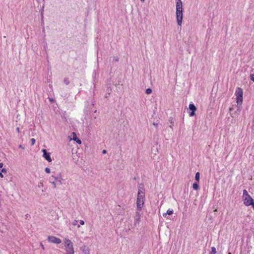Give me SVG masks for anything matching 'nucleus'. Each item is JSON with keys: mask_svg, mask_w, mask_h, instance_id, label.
Wrapping results in <instances>:
<instances>
[{"mask_svg": "<svg viewBox=\"0 0 254 254\" xmlns=\"http://www.w3.org/2000/svg\"><path fill=\"white\" fill-rule=\"evenodd\" d=\"M64 250L66 254H74V251L73 246V243L68 239L64 238Z\"/></svg>", "mask_w": 254, "mask_h": 254, "instance_id": "obj_1", "label": "nucleus"}, {"mask_svg": "<svg viewBox=\"0 0 254 254\" xmlns=\"http://www.w3.org/2000/svg\"><path fill=\"white\" fill-rule=\"evenodd\" d=\"M144 193L141 191L140 190H139L138 192V195L136 200V204H137V209L138 210H141L143 204H144Z\"/></svg>", "mask_w": 254, "mask_h": 254, "instance_id": "obj_2", "label": "nucleus"}, {"mask_svg": "<svg viewBox=\"0 0 254 254\" xmlns=\"http://www.w3.org/2000/svg\"><path fill=\"white\" fill-rule=\"evenodd\" d=\"M235 95L236 96L237 103L238 105H241L243 103V89L240 87H238L236 89Z\"/></svg>", "mask_w": 254, "mask_h": 254, "instance_id": "obj_3", "label": "nucleus"}, {"mask_svg": "<svg viewBox=\"0 0 254 254\" xmlns=\"http://www.w3.org/2000/svg\"><path fill=\"white\" fill-rule=\"evenodd\" d=\"M176 20L178 25L181 26L182 23L183 14V8H176Z\"/></svg>", "mask_w": 254, "mask_h": 254, "instance_id": "obj_4", "label": "nucleus"}, {"mask_svg": "<svg viewBox=\"0 0 254 254\" xmlns=\"http://www.w3.org/2000/svg\"><path fill=\"white\" fill-rule=\"evenodd\" d=\"M244 203L246 206H250L254 204V201L252 197L249 195L244 198Z\"/></svg>", "mask_w": 254, "mask_h": 254, "instance_id": "obj_5", "label": "nucleus"}, {"mask_svg": "<svg viewBox=\"0 0 254 254\" xmlns=\"http://www.w3.org/2000/svg\"><path fill=\"white\" fill-rule=\"evenodd\" d=\"M48 241L50 243L57 244H60L62 242V241L60 238L53 236H49L48 237Z\"/></svg>", "mask_w": 254, "mask_h": 254, "instance_id": "obj_6", "label": "nucleus"}, {"mask_svg": "<svg viewBox=\"0 0 254 254\" xmlns=\"http://www.w3.org/2000/svg\"><path fill=\"white\" fill-rule=\"evenodd\" d=\"M189 109L190 111L189 113L190 117H192L195 115V111H196V107L193 103L189 104Z\"/></svg>", "mask_w": 254, "mask_h": 254, "instance_id": "obj_7", "label": "nucleus"}, {"mask_svg": "<svg viewBox=\"0 0 254 254\" xmlns=\"http://www.w3.org/2000/svg\"><path fill=\"white\" fill-rule=\"evenodd\" d=\"M41 152H43V157L45 159H51L50 153L48 152L46 149H42Z\"/></svg>", "mask_w": 254, "mask_h": 254, "instance_id": "obj_8", "label": "nucleus"}, {"mask_svg": "<svg viewBox=\"0 0 254 254\" xmlns=\"http://www.w3.org/2000/svg\"><path fill=\"white\" fill-rule=\"evenodd\" d=\"M53 179L54 181H51V183L53 184L54 188H56L57 185H61L62 184V181L60 179L57 178H53Z\"/></svg>", "mask_w": 254, "mask_h": 254, "instance_id": "obj_9", "label": "nucleus"}, {"mask_svg": "<svg viewBox=\"0 0 254 254\" xmlns=\"http://www.w3.org/2000/svg\"><path fill=\"white\" fill-rule=\"evenodd\" d=\"M72 139L74 141H76V142L77 143H78V144H80L81 143V140L78 137H77L76 133L74 132H73L72 133Z\"/></svg>", "mask_w": 254, "mask_h": 254, "instance_id": "obj_10", "label": "nucleus"}, {"mask_svg": "<svg viewBox=\"0 0 254 254\" xmlns=\"http://www.w3.org/2000/svg\"><path fill=\"white\" fill-rule=\"evenodd\" d=\"M80 250L84 253L85 254H89V251L88 248L86 246H83L81 247Z\"/></svg>", "mask_w": 254, "mask_h": 254, "instance_id": "obj_11", "label": "nucleus"}, {"mask_svg": "<svg viewBox=\"0 0 254 254\" xmlns=\"http://www.w3.org/2000/svg\"><path fill=\"white\" fill-rule=\"evenodd\" d=\"M176 8H183V3L181 0H177Z\"/></svg>", "mask_w": 254, "mask_h": 254, "instance_id": "obj_12", "label": "nucleus"}, {"mask_svg": "<svg viewBox=\"0 0 254 254\" xmlns=\"http://www.w3.org/2000/svg\"><path fill=\"white\" fill-rule=\"evenodd\" d=\"M136 215H137L138 216H137L134 219V225L138 224L140 221V216H139V213L138 212H136Z\"/></svg>", "mask_w": 254, "mask_h": 254, "instance_id": "obj_13", "label": "nucleus"}, {"mask_svg": "<svg viewBox=\"0 0 254 254\" xmlns=\"http://www.w3.org/2000/svg\"><path fill=\"white\" fill-rule=\"evenodd\" d=\"M169 122L170 124L171 125L169 126L170 127L172 128V126H174L175 120L173 118L170 117Z\"/></svg>", "mask_w": 254, "mask_h": 254, "instance_id": "obj_14", "label": "nucleus"}, {"mask_svg": "<svg viewBox=\"0 0 254 254\" xmlns=\"http://www.w3.org/2000/svg\"><path fill=\"white\" fill-rule=\"evenodd\" d=\"M2 173H6V170L5 168H2V169H0V177L1 178L3 177V175L2 174Z\"/></svg>", "mask_w": 254, "mask_h": 254, "instance_id": "obj_15", "label": "nucleus"}, {"mask_svg": "<svg viewBox=\"0 0 254 254\" xmlns=\"http://www.w3.org/2000/svg\"><path fill=\"white\" fill-rule=\"evenodd\" d=\"M192 188L194 190H198L199 188V185L196 183L193 184Z\"/></svg>", "mask_w": 254, "mask_h": 254, "instance_id": "obj_16", "label": "nucleus"}, {"mask_svg": "<svg viewBox=\"0 0 254 254\" xmlns=\"http://www.w3.org/2000/svg\"><path fill=\"white\" fill-rule=\"evenodd\" d=\"M216 248L214 247H211V251L209 254H216Z\"/></svg>", "mask_w": 254, "mask_h": 254, "instance_id": "obj_17", "label": "nucleus"}, {"mask_svg": "<svg viewBox=\"0 0 254 254\" xmlns=\"http://www.w3.org/2000/svg\"><path fill=\"white\" fill-rule=\"evenodd\" d=\"M152 92V90L150 88H147L145 90V93L148 95L151 94Z\"/></svg>", "mask_w": 254, "mask_h": 254, "instance_id": "obj_18", "label": "nucleus"}, {"mask_svg": "<svg viewBox=\"0 0 254 254\" xmlns=\"http://www.w3.org/2000/svg\"><path fill=\"white\" fill-rule=\"evenodd\" d=\"M200 174L199 172H197L195 174V179L197 181H199Z\"/></svg>", "mask_w": 254, "mask_h": 254, "instance_id": "obj_19", "label": "nucleus"}, {"mask_svg": "<svg viewBox=\"0 0 254 254\" xmlns=\"http://www.w3.org/2000/svg\"><path fill=\"white\" fill-rule=\"evenodd\" d=\"M249 194L248 193L247 190H243V198L245 197V196H249Z\"/></svg>", "mask_w": 254, "mask_h": 254, "instance_id": "obj_20", "label": "nucleus"}, {"mask_svg": "<svg viewBox=\"0 0 254 254\" xmlns=\"http://www.w3.org/2000/svg\"><path fill=\"white\" fill-rule=\"evenodd\" d=\"M173 210L170 209H169L167 211V213L168 214V215H172V214H173Z\"/></svg>", "mask_w": 254, "mask_h": 254, "instance_id": "obj_21", "label": "nucleus"}, {"mask_svg": "<svg viewBox=\"0 0 254 254\" xmlns=\"http://www.w3.org/2000/svg\"><path fill=\"white\" fill-rule=\"evenodd\" d=\"M64 82L66 84V85H68L69 84V81L68 80V79L67 78H65L64 80Z\"/></svg>", "mask_w": 254, "mask_h": 254, "instance_id": "obj_22", "label": "nucleus"}, {"mask_svg": "<svg viewBox=\"0 0 254 254\" xmlns=\"http://www.w3.org/2000/svg\"><path fill=\"white\" fill-rule=\"evenodd\" d=\"M112 91V88L111 87H108L107 89V92L108 94H110Z\"/></svg>", "mask_w": 254, "mask_h": 254, "instance_id": "obj_23", "label": "nucleus"}, {"mask_svg": "<svg viewBox=\"0 0 254 254\" xmlns=\"http://www.w3.org/2000/svg\"><path fill=\"white\" fill-rule=\"evenodd\" d=\"M250 78L252 81L254 82V74H251L250 75Z\"/></svg>", "mask_w": 254, "mask_h": 254, "instance_id": "obj_24", "label": "nucleus"}, {"mask_svg": "<svg viewBox=\"0 0 254 254\" xmlns=\"http://www.w3.org/2000/svg\"><path fill=\"white\" fill-rule=\"evenodd\" d=\"M45 171L47 173H50L51 172L50 169L48 167L45 168Z\"/></svg>", "mask_w": 254, "mask_h": 254, "instance_id": "obj_25", "label": "nucleus"}, {"mask_svg": "<svg viewBox=\"0 0 254 254\" xmlns=\"http://www.w3.org/2000/svg\"><path fill=\"white\" fill-rule=\"evenodd\" d=\"M113 61L114 62H118L119 61V58L117 56L114 57Z\"/></svg>", "mask_w": 254, "mask_h": 254, "instance_id": "obj_26", "label": "nucleus"}, {"mask_svg": "<svg viewBox=\"0 0 254 254\" xmlns=\"http://www.w3.org/2000/svg\"><path fill=\"white\" fill-rule=\"evenodd\" d=\"M240 105H238V108L237 109L236 112H240L241 109H240Z\"/></svg>", "mask_w": 254, "mask_h": 254, "instance_id": "obj_27", "label": "nucleus"}, {"mask_svg": "<svg viewBox=\"0 0 254 254\" xmlns=\"http://www.w3.org/2000/svg\"><path fill=\"white\" fill-rule=\"evenodd\" d=\"M80 224L83 225L84 224V221L83 220H80L79 221Z\"/></svg>", "mask_w": 254, "mask_h": 254, "instance_id": "obj_28", "label": "nucleus"}, {"mask_svg": "<svg viewBox=\"0 0 254 254\" xmlns=\"http://www.w3.org/2000/svg\"><path fill=\"white\" fill-rule=\"evenodd\" d=\"M77 221L74 220L72 223V225L74 226H75L77 224Z\"/></svg>", "mask_w": 254, "mask_h": 254, "instance_id": "obj_29", "label": "nucleus"}, {"mask_svg": "<svg viewBox=\"0 0 254 254\" xmlns=\"http://www.w3.org/2000/svg\"><path fill=\"white\" fill-rule=\"evenodd\" d=\"M53 178H55L54 176H52L50 179V182L51 183V181H54Z\"/></svg>", "mask_w": 254, "mask_h": 254, "instance_id": "obj_30", "label": "nucleus"}, {"mask_svg": "<svg viewBox=\"0 0 254 254\" xmlns=\"http://www.w3.org/2000/svg\"><path fill=\"white\" fill-rule=\"evenodd\" d=\"M102 154H106L107 153V150H103L102 152Z\"/></svg>", "mask_w": 254, "mask_h": 254, "instance_id": "obj_31", "label": "nucleus"}, {"mask_svg": "<svg viewBox=\"0 0 254 254\" xmlns=\"http://www.w3.org/2000/svg\"><path fill=\"white\" fill-rule=\"evenodd\" d=\"M16 130L17 132L19 133L20 132V129H19V127H16Z\"/></svg>", "mask_w": 254, "mask_h": 254, "instance_id": "obj_32", "label": "nucleus"}, {"mask_svg": "<svg viewBox=\"0 0 254 254\" xmlns=\"http://www.w3.org/2000/svg\"><path fill=\"white\" fill-rule=\"evenodd\" d=\"M167 215H168V214L167 213V212H166V213H163V217H166Z\"/></svg>", "mask_w": 254, "mask_h": 254, "instance_id": "obj_33", "label": "nucleus"}, {"mask_svg": "<svg viewBox=\"0 0 254 254\" xmlns=\"http://www.w3.org/2000/svg\"><path fill=\"white\" fill-rule=\"evenodd\" d=\"M19 147V148H21L22 149H24V147L22 145H20Z\"/></svg>", "mask_w": 254, "mask_h": 254, "instance_id": "obj_34", "label": "nucleus"}, {"mask_svg": "<svg viewBox=\"0 0 254 254\" xmlns=\"http://www.w3.org/2000/svg\"><path fill=\"white\" fill-rule=\"evenodd\" d=\"M35 139L34 138H33V145L35 144Z\"/></svg>", "mask_w": 254, "mask_h": 254, "instance_id": "obj_35", "label": "nucleus"}, {"mask_svg": "<svg viewBox=\"0 0 254 254\" xmlns=\"http://www.w3.org/2000/svg\"><path fill=\"white\" fill-rule=\"evenodd\" d=\"M40 245L41 246L42 248L43 249H44V246H43V245L42 243H41V244H40Z\"/></svg>", "mask_w": 254, "mask_h": 254, "instance_id": "obj_36", "label": "nucleus"}, {"mask_svg": "<svg viewBox=\"0 0 254 254\" xmlns=\"http://www.w3.org/2000/svg\"><path fill=\"white\" fill-rule=\"evenodd\" d=\"M153 125L154 126H155V127H157V124H156V123H153Z\"/></svg>", "mask_w": 254, "mask_h": 254, "instance_id": "obj_37", "label": "nucleus"}, {"mask_svg": "<svg viewBox=\"0 0 254 254\" xmlns=\"http://www.w3.org/2000/svg\"><path fill=\"white\" fill-rule=\"evenodd\" d=\"M41 186H42V184L41 183H40L39 185V187H40Z\"/></svg>", "mask_w": 254, "mask_h": 254, "instance_id": "obj_38", "label": "nucleus"}, {"mask_svg": "<svg viewBox=\"0 0 254 254\" xmlns=\"http://www.w3.org/2000/svg\"><path fill=\"white\" fill-rule=\"evenodd\" d=\"M49 162H51L52 160H51V159H49V160H47Z\"/></svg>", "mask_w": 254, "mask_h": 254, "instance_id": "obj_39", "label": "nucleus"}, {"mask_svg": "<svg viewBox=\"0 0 254 254\" xmlns=\"http://www.w3.org/2000/svg\"><path fill=\"white\" fill-rule=\"evenodd\" d=\"M141 2H143L145 0H140Z\"/></svg>", "mask_w": 254, "mask_h": 254, "instance_id": "obj_40", "label": "nucleus"}, {"mask_svg": "<svg viewBox=\"0 0 254 254\" xmlns=\"http://www.w3.org/2000/svg\"><path fill=\"white\" fill-rule=\"evenodd\" d=\"M232 110V108H230V111H231Z\"/></svg>", "mask_w": 254, "mask_h": 254, "instance_id": "obj_41", "label": "nucleus"}, {"mask_svg": "<svg viewBox=\"0 0 254 254\" xmlns=\"http://www.w3.org/2000/svg\"><path fill=\"white\" fill-rule=\"evenodd\" d=\"M252 205L253 206V208L254 209V204L253 205Z\"/></svg>", "mask_w": 254, "mask_h": 254, "instance_id": "obj_42", "label": "nucleus"}, {"mask_svg": "<svg viewBox=\"0 0 254 254\" xmlns=\"http://www.w3.org/2000/svg\"><path fill=\"white\" fill-rule=\"evenodd\" d=\"M81 168H83L84 169V166H81Z\"/></svg>", "mask_w": 254, "mask_h": 254, "instance_id": "obj_43", "label": "nucleus"}, {"mask_svg": "<svg viewBox=\"0 0 254 254\" xmlns=\"http://www.w3.org/2000/svg\"><path fill=\"white\" fill-rule=\"evenodd\" d=\"M77 227L79 228L80 227V225H78Z\"/></svg>", "mask_w": 254, "mask_h": 254, "instance_id": "obj_44", "label": "nucleus"}, {"mask_svg": "<svg viewBox=\"0 0 254 254\" xmlns=\"http://www.w3.org/2000/svg\"><path fill=\"white\" fill-rule=\"evenodd\" d=\"M228 254H231V253H229Z\"/></svg>", "mask_w": 254, "mask_h": 254, "instance_id": "obj_45", "label": "nucleus"}, {"mask_svg": "<svg viewBox=\"0 0 254 254\" xmlns=\"http://www.w3.org/2000/svg\"><path fill=\"white\" fill-rule=\"evenodd\" d=\"M43 1H44V0H43Z\"/></svg>", "mask_w": 254, "mask_h": 254, "instance_id": "obj_46", "label": "nucleus"}]
</instances>
